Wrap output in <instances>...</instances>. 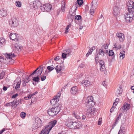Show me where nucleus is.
<instances>
[{
  "label": "nucleus",
  "mask_w": 134,
  "mask_h": 134,
  "mask_svg": "<svg viewBox=\"0 0 134 134\" xmlns=\"http://www.w3.org/2000/svg\"><path fill=\"white\" fill-rule=\"evenodd\" d=\"M98 53L96 55V57L95 58V60L96 61V62L97 63V61L98 60Z\"/></svg>",
  "instance_id": "58"
},
{
  "label": "nucleus",
  "mask_w": 134,
  "mask_h": 134,
  "mask_svg": "<svg viewBox=\"0 0 134 134\" xmlns=\"http://www.w3.org/2000/svg\"><path fill=\"white\" fill-rule=\"evenodd\" d=\"M85 105L87 107H91L95 105V103L93 101L89 102H85Z\"/></svg>",
  "instance_id": "16"
},
{
  "label": "nucleus",
  "mask_w": 134,
  "mask_h": 134,
  "mask_svg": "<svg viewBox=\"0 0 134 134\" xmlns=\"http://www.w3.org/2000/svg\"><path fill=\"white\" fill-rule=\"evenodd\" d=\"M65 5L64 4L61 6V10H62V12H64L65 11Z\"/></svg>",
  "instance_id": "47"
},
{
  "label": "nucleus",
  "mask_w": 134,
  "mask_h": 134,
  "mask_svg": "<svg viewBox=\"0 0 134 134\" xmlns=\"http://www.w3.org/2000/svg\"><path fill=\"white\" fill-rule=\"evenodd\" d=\"M52 8V5L49 3L44 4L41 7L40 9L43 12H48L50 11Z\"/></svg>",
  "instance_id": "5"
},
{
  "label": "nucleus",
  "mask_w": 134,
  "mask_h": 134,
  "mask_svg": "<svg viewBox=\"0 0 134 134\" xmlns=\"http://www.w3.org/2000/svg\"><path fill=\"white\" fill-rule=\"evenodd\" d=\"M114 53L112 50H110L109 52V56H111L113 55Z\"/></svg>",
  "instance_id": "52"
},
{
  "label": "nucleus",
  "mask_w": 134,
  "mask_h": 134,
  "mask_svg": "<svg viewBox=\"0 0 134 134\" xmlns=\"http://www.w3.org/2000/svg\"><path fill=\"white\" fill-rule=\"evenodd\" d=\"M127 6H134V3L132 1L130 0L127 3Z\"/></svg>",
  "instance_id": "35"
},
{
  "label": "nucleus",
  "mask_w": 134,
  "mask_h": 134,
  "mask_svg": "<svg viewBox=\"0 0 134 134\" xmlns=\"http://www.w3.org/2000/svg\"><path fill=\"white\" fill-rule=\"evenodd\" d=\"M81 17L80 15H77L76 16H75V19L76 20H79L81 19Z\"/></svg>",
  "instance_id": "51"
},
{
  "label": "nucleus",
  "mask_w": 134,
  "mask_h": 134,
  "mask_svg": "<svg viewBox=\"0 0 134 134\" xmlns=\"http://www.w3.org/2000/svg\"><path fill=\"white\" fill-rule=\"evenodd\" d=\"M123 52H120V58H121L122 57V59H123L125 57V54L124 53H125V52L124 51Z\"/></svg>",
  "instance_id": "43"
},
{
  "label": "nucleus",
  "mask_w": 134,
  "mask_h": 134,
  "mask_svg": "<svg viewBox=\"0 0 134 134\" xmlns=\"http://www.w3.org/2000/svg\"><path fill=\"white\" fill-rule=\"evenodd\" d=\"M2 59V57L0 56V68L2 66V63L1 60V59Z\"/></svg>",
  "instance_id": "64"
},
{
  "label": "nucleus",
  "mask_w": 134,
  "mask_h": 134,
  "mask_svg": "<svg viewBox=\"0 0 134 134\" xmlns=\"http://www.w3.org/2000/svg\"><path fill=\"white\" fill-rule=\"evenodd\" d=\"M118 121H117L115 120V122H114L112 125V128L113 129L115 126H116V125L118 123Z\"/></svg>",
  "instance_id": "57"
},
{
  "label": "nucleus",
  "mask_w": 134,
  "mask_h": 134,
  "mask_svg": "<svg viewBox=\"0 0 134 134\" xmlns=\"http://www.w3.org/2000/svg\"><path fill=\"white\" fill-rule=\"evenodd\" d=\"M20 116L22 118H24L26 115V114L24 112H21L20 114Z\"/></svg>",
  "instance_id": "48"
},
{
  "label": "nucleus",
  "mask_w": 134,
  "mask_h": 134,
  "mask_svg": "<svg viewBox=\"0 0 134 134\" xmlns=\"http://www.w3.org/2000/svg\"><path fill=\"white\" fill-rule=\"evenodd\" d=\"M133 12L129 11L128 12L125 14V16H128L131 19H133Z\"/></svg>",
  "instance_id": "21"
},
{
  "label": "nucleus",
  "mask_w": 134,
  "mask_h": 134,
  "mask_svg": "<svg viewBox=\"0 0 134 134\" xmlns=\"http://www.w3.org/2000/svg\"><path fill=\"white\" fill-rule=\"evenodd\" d=\"M100 70L101 71H104L105 70V65L100 66Z\"/></svg>",
  "instance_id": "38"
},
{
  "label": "nucleus",
  "mask_w": 134,
  "mask_h": 134,
  "mask_svg": "<svg viewBox=\"0 0 134 134\" xmlns=\"http://www.w3.org/2000/svg\"><path fill=\"white\" fill-rule=\"evenodd\" d=\"M82 126V123L79 121H75V129H79Z\"/></svg>",
  "instance_id": "22"
},
{
  "label": "nucleus",
  "mask_w": 134,
  "mask_h": 134,
  "mask_svg": "<svg viewBox=\"0 0 134 134\" xmlns=\"http://www.w3.org/2000/svg\"><path fill=\"white\" fill-rule=\"evenodd\" d=\"M0 14L3 17L7 15V12L5 10H0Z\"/></svg>",
  "instance_id": "23"
},
{
  "label": "nucleus",
  "mask_w": 134,
  "mask_h": 134,
  "mask_svg": "<svg viewBox=\"0 0 134 134\" xmlns=\"http://www.w3.org/2000/svg\"><path fill=\"white\" fill-rule=\"evenodd\" d=\"M22 100L21 99H20L18 100L17 99H15L14 101V105H16V107L18 105L19 103L21 104L22 103Z\"/></svg>",
  "instance_id": "20"
},
{
  "label": "nucleus",
  "mask_w": 134,
  "mask_h": 134,
  "mask_svg": "<svg viewBox=\"0 0 134 134\" xmlns=\"http://www.w3.org/2000/svg\"><path fill=\"white\" fill-rule=\"evenodd\" d=\"M77 2L78 4L80 5H82L83 3V0H77Z\"/></svg>",
  "instance_id": "49"
},
{
  "label": "nucleus",
  "mask_w": 134,
  "mask_h": 134,
  "mask_svg": "<svg viewBox=\"0 0 134 134\" xmlns=\"http://www.w3.org/2000/svg\"><path fill=\"white\" fill-rule=\"evenodd\" d=\"M117 38L119 39L121 42H123L124 39V36L123 34L121 33H117L116 34Z\"/></svg>",
  "instance_id": "11"
},
{
  "label": "nucleus",
  "mask_w": 134,
  "mask_h": 134,
  "mask_svg": "<svg viewBox=\"0 0 134 134\" xmlns=\"http://www.w3.org/2000/svg\"><path fill=\"white\" fill-rule=\"evenodd\" d=\"M92 51L91 49H90L89 50L88 52L86 54V56L87 57H88L90 54H91V53L92 52Z\"/></svg>",
  "instance_id": "55"
},
{
  "label": "nucleus",
  "mask_w": 134,
  "mask_h": 134,
  "mask_svg": "<svg viewBox=\"0 0 134 134\" xmlns=\"http://www.w3.org/2000/svg\"><path fill=\"white\" fill-rule=\"evenodd\" d=\"M42 124L41 120L38 117H36L33 121L32 125L33 128L34 129H37L41 126Z\"/></svg>",
  "instance_id": "3"
},
{
  "label": "nucleus",
  "mask_w": 134,
  "mask_h": 134,
  "mask_svg": "<svg viewBox=\"0 0 134 134\" xmlns=\"http://www.w3.org/2000/svg\"><path fill=\"white\" fill-rule=\"evenodd\" d=\"M57 122L55 120L51 121L49 123L48 125L46 126L44 129L42 130L40 134H48L52 128L55 125Z\"/></svg>",
  "instance_id": "1"
},
{
  "label": "nucleus",
  "mask_w": 134,
  "mask_h": 134,
  "mask_svg": "<svg viewBox=\"0 0 134 134\" xmlns=\"http://www.w3.org/2000/svg\"><path fill=\"white\" fill-rule=\"evenodd\" d=\"M118 121H117L115 120V122H114L112 125V128L113 129L115 126H116V125L118 123Z\"/></svg>",
  "instance_id": "56"
},
{
  "label": "nucleus",
  "mask_w": 134,
  "mask_h": 134,
  "mask_svg": "<svg viewBox=\"0 0 134 134\" xmlns=\"http://www.w3.org/2000/svg\"><path fill=\"white\" fill-rule=\"evenodd\" d=\"M39 69V68H37L36 70H35L34 72L31 74V75H34L35 76H36V77H38L39 76L38 75V74H37V71Z\"/></svg>",
  "instance_id": "34"
},
{
  "label": "nucleus",
  "mask_w": 134,
  "mask_h": 134,
  "mask_svg": "<svg viewBox=\"0 0 134 134\" xmlns=\"http://www.w3.org/2000/svg\"><path fill=\"white\" fill-rule=\"evenodd\" d=\"M20 81L21 80H19V81H18V79H16L15 81V82L16 83H14L13 84V86L14 87L15 86V88L16 90H18L19 88L20 87L21 83Z\"/></svg>",
  "instance_id": "12"
},
{
  "label": "nucleus",
  "mask_w": 134,
  "mask_h": 134,
  "mask_svg": "<svg viewBox=\"0 0 134 134\" xmlns=\"http://www.w3.org/2000/svg\"><path fill=\"white\" fill-rule=\"evenodd\" d=\"M32 77L33 78V81L37 82H39V79L38 77H33V76Z\"/></svg>",
  "instance_id": "36"
},
{
  "label": "nucleus",
  "mask_w": 134,
  "mask_h": 134,
  "mask_svg": "<svg viewBox=\"0 0 134 134\" xmlns=\"http://www.w3.org/2000/svg\"><path fill=\"white\" fill-rule=\"evenodd\" d=\"M38 71H37V74H38V75H40L42 72L43 71V67L40 68H39V69L38 70Z\"/></svg>",
  "instance_id": "28"
},
{
  "label": "nucleus",
  "mask_w": 134,
  "mask_h": 134,
  "mask_svg": "<svg viewBox=\"0 0 134 134\" xmlns=\"http://www.w3.org/2000/svg\"><path fill=\"white\" fill-rule=\"evenodd\" d=\"M60 57L59 56H58L54 59V60H58L60 59Z\"/></svg>",
  "instance_id": "63"
},
{
  "label": "nucleus",
  "mask_w": 134,
  "mask_h": 134,
  "mask_svg": "<svg viewBox=\"0 0 134 134\" xmlns=\"http://www.w3.org/2000/svg\"><path fill=\"white\" fill-rule=\"evenodd\" d=\"M18 94L17 93H16L15 94L13 95L12 96V98H15L18 96Z\"/></svg>",
  "instance_id": "61"
},
{
  "label": "nucleus",
  "mask_w": 134,
  "mask_h": 134,
  "mask_svg": "<svg viewBox=\"0 0 134 134\" xmlns=\"http://www.w3.org/2000/svg\"><path fill=\"white\" fill-rule=\"evenodd\" d=\"M54 109L52 108H51L49 109L47 111V113L50 116H54V115H57Z\"/></svg>",
  "instance_id": "13"
},
{
  "label": "nucleus",
  "mask_w": 134,
  "mask_h": 134,
  "mask_svg": "<svg viewBox=\"0 0 134 134\" xmlns=\"http://www.w3.org/2000/svg\"><path fill=\"white\" fill-rule=\"evenodd\" d=\"M94 6L93 5V4H92V5L91 7V8L90 10V13L91 15H92L94 14Z\"/></svg>",
  "instance_id": "29"
},
{
  "label": "nucleus",
  "mask_w": 134,
  "mask_h": 134,
  "mask_svg": "<svg viewBox=\"0 0 134 134\" xmlns=\"http://www.w3.org/2000/svg\"><path fill=\"white\" fill-rule=\"evenodd\" d=\"M10 38L13 40H14L15 41H18V35L16 34H12L11 33L9 35Z\"/></svg>",
  "instance_id": "10"
},
{
  "label": "nucleus",
  "mask_w": 134,
  "mask_h": 134,
  "mask_svg": "<svg viewBox=\"0 0 134 134\" xmlns=\"http://www.w3.org/2000/svg\"><path fill=\"white\" fill-rule=\"evenodd\" d=\"M77 91L78 89L77 87L75 86L71 88V92L72 94H76Z\"/></svg>",
  "instance_id": "18"
},
{
  "label": "nucleus",
  "mask_w": 134,
  "mask_h": 134,
  "mask_svg": "<svg viewBox=\"0 0 134 134\" xmlns=\"http://www.w3.org/2000/svg\"><path fill=\"white\" fill-rule=\"evenodd\" d=\"M15 56V55L14 53H11L7 54V59H12V57H14Z\"/></svg>",
  "instance_id": "25"
},
{
  "label": "nucleus",
  "mask_w": 134,
  "mask_h": 134,
  "mask_svg": "<svg viewBox=\"0 0 134 134\" xmlns=\"http://www.w3.org/2000/svg\"><path fill=\"white\" fill-rule=\"evenodd\" d=\"M122 91V89H121V88L119 87L116 91L115 95L117 97L120 96L121 95Z\"/></svg>",
  "instance_id": "15"
},
{
  "label": "nucleus",
  "mask_w": 134,
  "mask_h": 134,
  "mask_svg": "<svg viewBox=\"0 0 134 134\" xmlns=\"http://www.w3.org/2000/svg\"><path fill=\"white\" fill-rule=\"evenodd\" d=\"M60 96V93H58L57 95L54 97L56 100V101H58L59 100V97Z\"/></svg>",
  "instance_id": "44"
},
{
  "label": "nucleus",
  "mask_w": 134,
  "mask_h": 134,
  "mask_svg": "<svg viewBox=\"0 0 134 134\" xmlns=\"http://www.w3.org/2000/svg\"><path fill=\"white\" fill-rule=\"evenodd\" d=\"M70 21H73V19L74 18V16L75 15V13L74 10H72V9H71L70 11Z\"/></svg>",
  "instance_id": "14"
},
{
  "label": "nucleus",
  "mask_w": 134,
  "mask_h": 134,
  "mask_svg": "<svg viewBox=\"0 0 134 134\" xmlns=\"http://www.w3.org/2000/svg\"><path fill=\"white\" fill-rule=\"evenodd\" d=\"M5 43V40L4 39L2 38H0V46L2 47L4 45Z\"/></svg>",
  "instance_id": "27"
},
{
  "label": "nucleus",
  "mask_w": 134,
  "mask_h": 134,
  "mask_svg": "<svg viewBox=\"0 0 134 134\" xmlns=\"http://www.w3.org/2000/svg\"><path fill=\"white\" fill-rule=\"evenodd\" d=\"M134 6H127L128 7L127 9H128L129 11L133 12L134 11Z\"/></svg>",
  "instance_id": "32"
},
{
  "label": "nucleus",
  "mask_w": 134,
  "mask_h": 134,
  "mask_svg": "<svg viewBox=\"0 0 134 134\" xmlns=\"http://www.w3.org/2000/svg\"><path fill=\"white\" fill-rule=\"evenodd\" d=\"M92 101H93V97L92 96H88L86 99L85 102H89Z\"/></svg>",
  "instance_id": "31"
},
{
  "label": "nucleus",
  "mask_w": 134,
  "mask_h": 134,
  "mask_svg": "<svg viewBox=\"0 0 134 134\" xmlns=\"http://www.w3.org/2000/svg\"><path fill=\"white\" fill-rule=\"evenodd\" d=\"M15 5L17 7H20L21 6V3L19 1H17L15 2Z\"/></svg>",
  "instance_id": "37"
},
{
  "label": "nucleus",
  "mask_w": 134,
  "mask_h": 134,
  "mask_svg": "<svg viewBox=\"0 0 134 134\" xmlns=\"http://www.w3.org/2000/svg\"><path fill=\"white\" fill-rule=\"evenodd\" d=\"M13 49L14 50L16 53L20 51L22 48L21 45L17 44L13 45Z\"/></svg>",
  "instance_id": "8"
},
{
  "label": "nucleus",
  "mask_w": 134,
  "mask_h": 134,
  "mask_svg": "<svg viewBox=\"0 0 134 134\" xmlns=\"http://www.w3.org/2000/svg\"><path fill=\"white\" fill-rule=\"evenodd\" d=\"M67 55L64 52L62 53V57L63 59L65 58H66V56Z\"/></svg>",
  "instance_id": "54"
},
{
  "label": "nucleus",
  "mask_w": 134,
  "mask_h": 134,
  "mask_svg": "<svg viewBox=\"0 0 134 134\" xmlns=\"http://www.w3.org/2000/svg\"><path fill=\"white\" fill-rule=\"evenodd\" d=\"M55 69L57 73H60L62 70V67L60 65H57L55 68Z\"/></svg>",
  "instance_id": "26"
},
{
  "label": "nucleus",
  "mask_w": 134,
  "mask_h": 134,
  "mask_svg": "<svg viewBox=\"0 0 134 134\" xmlns=\"http://www.w3.org/2000/svg\"><path fill=\"white\" fill-rule=\"evenodd\" d=\"M53 65L49 66L47 67V69L48 70L51 71L54 68V67H53Z\"/></svg>",
  "instance_id": "41"
},
{
  "label": "nucleus",
  "mask_w": 134,
  "mask_h": 134,
  "mask_svg": "<svg viewBox=\"0 0 134 134\" xmlns=\"http://www.w3.org/2000/svg\"><path fill=\"white\" fill-rule=\"evenodd\" d=\"M64 52L67 55H69V54L71 53V51L69 49H68L65 50L64 51Z\"/></svg>",
  "instance_id": "39"
},
{
  "label": "nucleus",
  "mask_w": 134,
  "mask_h": 134,
  "mask_svg": "<svg viewBox=\"0 0 134 134\" xmlns=\"http://www.w3.org/2000/svg\"><path fill=\"white\" fill-rule=\"evenodd\" d=\"M125 19L127 23H130L131 22L132 20L133 19H131L128 16L125 17Z\"/></svg>",
  "instance_id": "33"
},
{
  "label": "nucleus",
  "mask_w": 134,
  "mask_h": 134,
  "mask_svg": "<svg viewBox=\"0 0 134 134\" xmlns=\"http://www.w3.org/2000/svg\"><path fill=\"white\" fill-rule=\"evenodd\" d=\"M4 75V74L3 73H1L0 75V79H2L3 78V77Z\"/></svg>",
  "instance_id": "59"
},
{
  "label": "nucleus",
  "mask_w": 134,
  "mask_h": 134,
  "mask_svg": "<svg viewBox=\"0 0 134 134\" xmlns=\"http://www.w3.org/2000/svg\"><path fill=\"white\" fill-rule=\"evenodd\" d=\"M86 114L87 117L90 118L93 116V115H95L97 113L96 111L95 112L93 111V109L89 107L86 111Z\"/></svg>",
  "instance_id": "4"
},
{
  "label": "nucleus",
  "mask_w": 134,
  "mask_h": 134,
  "mask_svg": "<svg viewBox=\"0 0 134 134\" xmlns=\"http://www.w3.org/2000/svg\"><path fill=\"white\" fill-rule=\"evenodd\" d=\"M122 127H120V129L119 131L118 134H124L125 133V131L122 130Z\"/></svg>",
  "instance_id": "45"
},
{
  "label": "nucleus",
  "mask_w": 134,
  "mask_h": 134,
  "mask_svg": "<svg viewBox=\"0 0 134 134\" xmlns=\"http://www.w3.org/2000/svg\"><path fill=\"white\" fill-rule=\"evenodd\" d=\"M60 106L57 105L52 107L53 109H54V110L55 111L57 114L59 111L60 109Z\"/></svg>",
  "instance_id": "19"
},
{
  "label": "nucleus",
  "mask_w": 134,
  "mask_h": 134,
  "mask_svg": "<svg viewBox=\"0 0 134 134\" xmlns=\"http://www.w3.org/2000/svg\"><path fill=\"white\" fill-rule=\"evenodd\" d=\"M46 78V77L45 76H42L41 77V80L42 81H43L45 80Z\"/></svg>",
  "instance_id": "62"
},
{
  "label": "nucleus",
  "mask_w": 134,
  "mask_h": 134,
  "mask_svg": "<svg viewBox=\"0 0 134 134\" xmlns=\"http://www.w3.org/2000/svg\"><path fill=\"white\" fill-rule=\"evenodd\" d=\"M120 8L117 6L114 7L113 9V14L115 16L119 15L120 13Z\"/></svg>",
  "instance_id": "7"
},
{
  "label": "nucleus",
  "mask_w": 134,
  "mask_h": 134,
  "mask_svg": "<svg viewBox=\"0 0 134 134\" xmlns=\"http://www.w3.org/2000/svg\"><path fill=\"white\" fill-rule=\"evenodd\" d=\"M26 80H27V81L26 80H25L24 82L23 83V84L24 86H26V84L28 82H29L31 80V79L29 78V77H28L26 79Z\"/></svg>",
  "instance_id": "40"
},
{
  "label": "nucleus",
  "mask_w": 134,
  "mask_h": 134,
  "mask_svg": "<svg viewBox=\"0 0 134 134\" xmlns=\"http://www.w3.org/2000/svg\"><path fill=\"white\" fill-rule=\"evenodd\" d=\"M61 12V9H59L57 10V15H58L60 14V13Z\"/></svg>",
  "instance_id": "60"
},
{
  "label": "nucleus",
  "mask_w": 134,
  "mask_h": 134,
  "mask_svg": "<svg viewBox=\"0 0 134 134\" xmlns=\"http://www.w3.org/2000/svg\"><path fill=\"white\" fill-rule=\"evenodd\" d=\"M65 124L70 129H75V121L74 119H69L66 120Z\"/></svg>",
  "instance_id": "2"
},
{
  "label": "nucleus",
  "mask_w": 134,
  "mask_h": 134,
  "mask_svg": "<svg viewBox=\"0 0 134 134\" xmlns=\"http://www.w3.org/2000/svg\"><path fill=\"white\" fill-rule=\"evenodd\" d=\"M6 106H14V102L13 101L12 102H11L9 103H8L6 104Z\"/></svg>",
  "instance_id": "46"
},
{
  "label": "nucleus",
  "mask_w": 134,
  "mask_h": 134,
  "mask_svg": "<svg viewBox=\"0 0 134 134\" xmlns=\"http://www.w3.org/2000/svg\"><path fill=\"white\" fill-rule=\"evenodd\" d=\"M58 102V101H56L55 99L54 98L53 99L50 101V103L52 105H54L56 104Z\"/></svg>",
  "instance_id": "30"
},
{
  "label": "nucleus",
  "mask_w": 134,
  "mask_h": 134,
  "mask_svg": "<svg viewBox=\"0 0 134 134\" xmlns=\"http://www.w3.org/2000/svg\"><path fill=\"white\" fill-rule=\"evenodd\" d=\"M33 4L34 7L35 8H37L39 7L41 8V7L42 6H41V3L39 0H36L34 1Z\"/></svg>",
  "instance_id": "9"
},
{
  "label": "nucleus",
  "mask_w": 134,
  "mask_h": 134,
  "mask_svg": "<svg viewBox=\"0 0 134 134\" xmlns=\"http://www.w3.org/2000/svg\"><path fill=\"white\" fill-rule=\"evenodd\" d=\"M83 84L84 87H87L92 85V82L88 80H85L84 81Z\"/></svg>",
  "instance_id": "17"
},
{
  "label": "nucleus",
  "mask_w": 134,
  "mask_h": 134,
  "mask_svg": "<svg viewBox=\"0 0 134 134\" xmlns=\"http://www.w3.org/2000/svg\"><path fill=\"white\" fill-rule=\"evenodd\" d=\"M72 115L74 116L77 119H79L80 118V116L76 114L75 112H73Z\"/></svg>",
  "instance_id": "42"
},
{
  "label": "nucleus",
  "mask_w": 134,
  "mask_h": 134,
  "mask_svg": "<svg viewBox=\"0 0 134 134\" xmlns=\"http://www.w3.org/2000/svg\"><path fill=\"white\" fill-rule=\"evenodd\" d=\"M10 24L12 27H17L18 25L17 19L15 18L12 19L10 21Z\"/></svg>",
  "instance_id": "6"
},
{
  "label": "nucleus",
  "mask_w": 134,
  "mask_h": 134,
  "mask_svg": "<svg viewBox=\"0 0 134 134\" xmlns=\"http://www.w3.org/2000/svg\"><path fill=\"white\" fill-rule=\"evenodd\" d=\"M98 52L99 53L98 54L100 55L103 58H104L105 56L106 57L105 55H106V54L105 53V52L101 49H99V50Z\"/></svg>",
  "instance_id": "24"
},
{
  "label": "nucleus",
  "mask_w": 134,
  "mask_h": 134,
  "mask_svg": "<svg viewBox=\"0 0 134 134\" xmlns=\"http://www.w3.org/2000/svg\"><path fill=\"white\" fill-rule=\"evenodd\" d=\"M122 109L123 110H125L129 109V108L127 106V105H126V104H124L123 106Z\"/></svg>",
  "instance_id": "53"
},
{
  "label": "nucleus",
  "mask_w": 134,
  "mask_h": 134,
  "mask_svg": "<svg viewBox=\"0 0 134 134\" xmlns=\"http://www.w3.org/2000/svg\"><path fill=\"white\" fill-rule=\"evenodd\" d=\"M98 62L100 66L104 65V62L103 60H99Z\"/></svg>",
  "instance_id": "50"
}]
</instances>
